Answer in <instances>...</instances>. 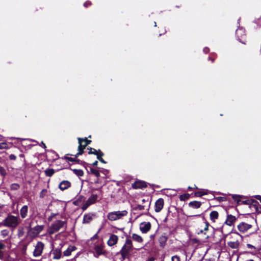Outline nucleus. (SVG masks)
<instances>
[{
    "mask_svg": "<svg viewBox=\"0 0 261 261\" xmlns=\"http://www.w3.org/2000/svg\"><path fill=\"white\" fill-rule=\"evenodd\" d=\"M20 223L19 218L12 215H9L1 223V225L16 228Z\"/></svg>",
    "mask_w": 261,
    "mask_h": 261,
    "instance_id": "nucleus-1",
    "label": "nucleus"
},
{
    "mask_svg": "<svg viewBox=\"0 0 261 261\" xmlns=\"http://www.w3.org/2000/svg\"><path fill=\"white\" fill-rule=\"evenodd\" d=\"M67 222L66 221L57 220L51 224L49 227L48 232L49 234H53L63 228L64 225H66ZM66 228V226H65Z\"/></svg>",
    "mask_w": 261,
    "mask_h": 261,
    "instance_id": "nucleus-2",
    "label": "nucleus"
},
{
    "mask_svg": "<svg viewBox=\"0 0 261 261\" xmlns=\"http://www.w3.org/2000/svg\"><path fill=\"white\" fill-rule=\"evenodd\" d=\"M105 245L103 244L95 245L94 247L95 251V257H98L100 255L107 256L108 252L104 249Z\"/></svg>",
    "mask_w": 261,
    "mask_h": 261,
    "instance_id": "nucleus-3",
    "label": "nucleus"
},
{
    "mask_svg": "<svg viewBox=\"0 0 261 261\" xmlns=\"http://www.w3.org/2000/svg\"><path fill=\"white\" fill-rule=\"evenodd\" d=\"M132 250V248L125 246H123L119 252V253L121 255V261H123L126 258H129L131 255V252Z\"/></svg>",
    "mask_w": 261,
    "mask_h": 261,
    "instance_id": "nucleus-4",
    "label": "nucleus"
},
{
    "mask_svg": "<svg viewBox=\"0 0 261 261\" xmlns=\"http://www.w3.org/2000/svg\"><path fill=\"white\" fill-rule=\"evenodd\" d=\"M44 247V244L43 242L40 241L38 242L35 246V249L33 251V256L35 257L40 256L42 254Z\"/></svg>",
    "mask_w": 261,
    "mask_h": 261,
    "instance_id": "nucleus-5",
    "label": "nucleus"
},
{
    "mask_svg": "<svg viewBox=\"0 0 261 261\" xmlns=\"http://www.w3.org/2000/svg\"><path fill=\"white\" fill-rule=\"evenodd\" d=\"M236 35L240 42L245 44L246 34L244 29L242 28L237 29L236 31Z\"/></svg>",
    "mask_w": 261,
    "mask_h": 261,
    "instance_id": "nucleus-6",
    "label": "nucleus"
},
{
    "mask_svg": "<svg viewBox=\"0 0 261 261\" xmlns=\"http://www.w3.org/2000/svg\"><path fill=\"white\" fill-rule=\"evenodd\" d=\"M147 187V183L144 181L140 180H137L132 184V187L134 189H142Z\"/></svg>",
    "mask_w": 261,
    "mask_h": 261,
    "instance_id": "nucleus-7",
    "label": "nucleus"
},
{
    "mask_svg": "<svg viewBox=\"0 0 261 261\" xmlns=\"http://www.w3.org/2000/svg\"><path fill=\"white\" fill-rule=\"evenodd\" d=\"M252 227V225L249 224L247 223L242 222L240 223L238 226V230L242 233H245L247 232L249 229L251 228Z\"/></svg>",
    "mask_w": 261,
    "mask_h": 261,
    "instance_id": "nucleus-8",
    "label": "nucleus"
},
{
    "mask_svg": "<svg viewBox=\"0 0 261 261\" xmlns=\"http://www.w3.org/2000/svg\"><path fill=\"white\" fill-rule=\"evenodd\" d=\"M31 224L30 223L29 226V228L31 229L32 231L31 232V234L33 237H35L38 236L43 229L44 228V225H37L33 228H31Z\"/></svg>",
    "mask_w": 261,
    "mask_h": 261,
    "instance_id": "nucleus-9",
    "label": "nucleus"
},
{
    "mask_svg": "<svg viewBox=\"0 0 261 261\" xmlns=\"http://www.w3.org/2000/svg\"><path fill=\"white\" fill-rule=\"evenodd\" d=\"M146 210L147 211V213L145 214L146 215H149V203L148 202H146V204L142 205V204H137L133 207V210L134 211H142Z\"/></svg>",
    "mask_w": 261,
    "mask_h": 261,
    "instance_id": "nucleus-10",
    "label": "nucleus"
},
{
    "mask_svg": "<svg viewBox=\"0 0 261 261\" xmlns=\"http://www.w3.org/2000/svg\"><path fill=\"white\" fill-rule=\"evenodd\" d=\"M226 213L227 217L224 222V224H226L229 226L233 225L237 220V218L235 216L232 215L231 214H229L227 211H226Z\"/></svg>",
    "mask_w": 261,
    "mask_h": 261,
    "instance_id": "nucleus-11",
    "label": "nucleus"
},
{
    "mask_svg": "<svg viewBox=\"0 0 261 261\" xmlns=\"http://www.w3.org/2000/svg\"><path fill=\"white\" fill-rule=\"evenodd\" d=\"M164 205V200L160 198L156 200L154 204V211L156 213H159L163 209Z\"/></svg>",
    "mask_w": 261,
    "mask_h": 261,
    "instance_id": "nucleus-12",
    "label": "nucleus"
},
{
    "mask_svg": "<svg viewBox=\"0 0 261 261\" xmlns=\"http://www.w3.org/2000/svg\"><path fill=\"white\" fill-rule=\"evenodd\" d=\"M96 214L95 213H87L85 214L83 217V223L88 224L90 223L93 219L94 218L96 217Z\"/></svg>",
    "mask_w": 261,
    "mask_h": 261,
    "instance_id": "nucleus-13",
    "label": "nucleus"
},
{
    "mask_svg": "<svg viewBox=\"0 0 261 261\" xmlns=\"http://www.w3.org/2000/svg\"><path fill=\"white\" fill-rule=\"evenodd\" d=\"M250 208H253L255 212L261 213V206L259 203L255 200L251 199Z\"/></svg>",
    "mask_w": 261,
    "mask_h": 261,
    "instance_id": "nucleus-14",
    "label": "nucleus"
},
{
    "mask_svg": "<svg viewBox=\"0 0 261 261\" xmlns=\"http://www.w3.org/2000/svg\"><path fill=\"white\" fill-rule=\"evenodd\" d=\"M151 223L150 222H143L141 223L140 229L142 233H147L151 229Z\"/></svg>",
    "mask_w": 261,
    "mask_h": 261,
    "instance_id": "nucleus-15",
    "label": "nucleus"
},
{
    "mask_svg": "<svg viewBox=\"0 0 261 261\" xmlns=\"http://www.w3.org/2000/svg\"><path fill=\"white\" fill-rule=\"evenodd\" d=\"M78 152L76 154V157H78L79 155L83 154L84 153V149L86 148L87 146H85L84 144H83L82 143L81 138H78Z\"/></svg>",
    "mask_w": 261,
    "mask_h": 261,
    "instance_id": "nucleus-16",
    "label": "nucleus"
},
{
    "mask_svg": "<svg viewBox=\"0 0 261 261\" xmlns=\"http://www.w3.org/2000/svg\"><path fill=\"white\" fill-rule=\"evenodd\" d=\"M71 186V182L68 180H63L59 185V188L61 191L67 190Z\"/></svg>",
    "mask_w": 261,
    "mask_h": 261,
    "instance_id": "nucleus-17",
    "label": "nucleus"
},
{
    "mask_svg": "<svg viewBox=\"0 0 261 261\" xmlns=\"http://www.w3.org/2000/svg\"><path fill=\"white\" fill-rule=\"evenodd\" d=\"M168 236L166 235L165 233L162 234L159 238V242L160 244V246L162 248H164L166 245L167 241L168 240Z\"/></svg>",
    "mask_w": 261,
    "mask_h": 261,
    "instance_id": "nucleus-18",
    "label": "nucleus"
},
{
    "mask_svg": "<svg viewBox=\"0 0 261 261\" xmlns=\"http://www.w3.org/2000/svg\"><path fill=\"white\" fill-rule=\"evenodd\" d=\"M118 237L115 234H111L107 242V244L110 246H113L118 242Z\"/></svg>",
    "mask_w": 261,
    "mask_h": 261,
    "instance_id": "nucleus-19",
    "label": "nucleus"
},
{
    "mask_svg": "<svg viewBox=\"0 0 261 261\" xmlns=\"http://www.w3.org/2000/svg\"><path fill=\"white\" fill-rule=\"evenodd\" d=\"M202 204V202L198 201H192L188 203V205L190 207L193 209H198L200 208Z\"/></svg>",
    "mask_w": 261,
    "mask_h": 261,
    "instance_id": "nucleus-20",
    "label": "nucleus"
},
{
    "mask_svg": "<svg viewBox=\"0 0 261 261\" xmlns=\"http://www.w3.org/2000/svg\"><path fill=\"white\" fill-rule=\"evenodd\" d=\"M202 220L203 221V224L204 225V228L203 229H200L199 230V231L197 232L198 234L202 233H204V234H205L206 232L205 231L208 230V227L210 226V223L208 222L206 220L204 217H203Z\"/></svg>",
    "mask_w": 261,
    "mask_h": 261,
    "instance_id": "nucleus-21",
    "label": "nucleus"
},
{
    "mask_svg": "<svg viewBox=\"0 0 261 261\" xmlns=\"http://www.w3.org/2000/svg\"><path fill=\"white\" fill-rule=\"evenodd\" d=\"M86 169L88 173L92 174L97 177H99L100 176V173L98 170L95 169L91 167H88V165L87 166V169Z\"/></svg>",
    "mask_w": 261,
    "mask_h": 261,
    "instance_id": "nucleus-22",
    "label": "nucleus"
},
{
    "mask_svg": "<svg viewBox=\"0 0 261 261\" xmlns=\"http://www.w3.org/2000/svg\"><path fill=\"white\" fill-rule=\"evenodd\" d=\"M228 246L232 249H238L240 246V242L238 239L235 241L227 242Z\"/></svg>",
    "mask_w": 261,
    "mask_h": 261,
    "instance_id": "nucleus-23",
    "label": "nucleus"
},
{
    "mask_svg": "<svg viewBox=\"0 0 261 261\" xmlns=\"http://www.w3.org/2000/svg\"><path fill=\"white\" fill-rule=\"evenodd\" d=\"M219 213L216 211H213L210 213V218L213 222H215L219 218Z\"/></svg>",
    "mask_w": 261,
    "mask_h": 261,
    "instance_id": "nucleus-24",
    "label": "nucleus"
},
{
    "mask_svg": "<svg viewBox=\"0 0 261 261\" xmlns=\"http://www.w3.org/2000/svg\"><path fill=\"white\" fill-rule=\"evenodd\" d=\"M85 200V197L83 195H79L77 199L73 202L76 206H80V204L83 203Z\"/></svg>",
    "mask_w": 261,
    "mask_h": 261,
    "instance_id": "nucleus-25",
    "label": "nucleus"
},
{
    "mask_svg": "<svg viewBox=\"0 0 261 261\" xmlns=\"http://www.w3.org/2000/svg\"><path fill=\"white\" fill-rule=\"evenodd\" d=\"M28 207L27 205H23L20 211V214L22 218H25L28 214Z\"/></svg>",
    "mask_w": 261,
    "mask_h": 261,
    "instance_id": "nucleus-26",
    "label": "nucleus"
},
{
    "mask_svg": "<svg viewBox=\"0 0 261 261\" xmlns=\"http://www.w3.org/2000/svg\"><path fill=\"white\" fill-rule=\"evenodd\" d=\"M53 254L54 255L53 258L56 259H59L61 258L62 253L61 250L60 249H56L53 250Z\"/></svg>",
    "mask_w": 261,
    "mask_h": 261,
    "instance_id": "nucleus-27",
    "label": "nucleus"
},
{
    "mask_svg": "<svg viewBox=\"0 0 261 261\" xmlns=\"http://www.w3.org/2000/svg\"><path fill=\"white\" fill-rule=\"evenodd\" d=\"M76 249V247L74 246H70L68 248L63 252V255L64 256H69L71 252Z\"/></svg>",
    "mask_w": 261,
    "mask_h": 261,
    "instance_id": "nucleus-28",
    "label": "nucleus"
},
{
    "mask_svg": "<svg viewBox=\"0 0 261 261\" xmlns=\"http://www.w3.org/2000/svg\"><path fill=\"white\" fill-rule=\"evenodd\" d=\"M117 216V219H121L122 217L125 216L127 215L128 212L126 210L122 211H116L115 212Z\"/></svg>",
    "mask_w": 261,
    "mask_h": 261,
    "instance_id": "nucleus-29",
    "label": "nucleus"
},
{
    "mask_svg": "<svg viewBox=\"0 0 261 261\" xmlns=\"http://www.w3.org/2000/svg\"><path fill=\"white\" fill-rule=\"evenodd\" d=\"M98 196L96 194H92L90 197H89L88 200V202H89L90 204H93L96 202L97 201Z\"/></svg>",
    "mask_w": 261,
    "mask_h": 261,
    "instance_id": "nucleus-30",
    "label": "nucleus"
},
{
    "mask_svg": "<svg viewBox=\"0 0 261 261\" xmlns=\"http://www.w3.org/2000/svg\"><path fill=\"white\" fill-rule=\"evenodd\" d=\"M132 238L134 241L138 243H142L143 241L142 238L136 233H133Z\"/></svg>",
    "mask_w": 261,
    "mask_h": 261,
    "instance_id": "nucleus-31",
    "label": "nucleus"
},
{
    "mask_svg": "<svg viewBox=\"0 0 261 261\" xmlns=\"http://www.w3.org/2000/svg\"><path fill=\"white\" fill-rule=\"evenodd\" d=\"M108 219L111 221L117 220V216L115 212L109 213L107 215Z\"/></svg>",
    "mask_w": 261,
    "mask_h": 261,
    "instance_id": "nucleus-32",
    "label": "nucleus"
},
{
    "mask_svg": "<svg viewBox=\"0 0 261 261\" xmlns=\"http://www.w3.org/2000/svg\"><path fill=\"white\" fill-rule=\"evenodd\" d=\"M45 174L47 177H51L55 173V170L53 168H47L44 171Z\"/></svg>",
    "mask_w": 261,
    "mask_h": 261,
    "instance_id": "nucleus-33",
    "label": "nucleus"
},
{
    "mask_svg": "<svg viewBox=\"0 0 261 261\" xmlns=\"http://www.w3.org/2000/svg\"><path fill=\"white\" fill-rule=\"evenodd\" d=\"M232 198L234 201H236L238 205L241 204V198H242V196L238 195H232Z\"/></svg>",
    "mask_w": 261,
    "mask_h": 261,
    "instance_id": "nucleus-34",
    "label": "nucleus"
},
{
    "mask_svg": "<svg viewBox=\"0 0 261 261\" xmlns=\"http://www.w3.org/2000/svg\"><path fill=\"white\" fill-rule=\"evenodd\" d=\"M246 246L248 248L252 250V251L249 252L252 254H255L257 251H259V250L256 249L255 246L250 244H247Z\"/></svg>",
    "mask_w": 261,
    "mask_h": 261,
    "instance_id": "nucleus-35",
    "label": "nucleus"
},
{
    "mask_svg": "<svg viewBox=\"0 0 261 261\" xmlns=\"http://www.w3.org/2000/svg\"><path fill=\"white\" fill-rule=\"evenodd\" d=\"M207 192L204 191H197L194 193H192L191 195L194 196V197H201L202 196L206 195Z\"/></svg>",
    "mask_w": 261,
    "mask_h": 261,
    "instance_id": "nucleus-36",
    "label": "nucleus"
},
{
    "mask_svg": "<svg viewBox=\"0 0 261 261\" xmlns=\"http://www.w3.org/2000/svg\"><path fill=\"white\" fill-rule=\"evenodd\" d=\"M191 194H190L189 193H185L182 195H180L179 197V200L180 201H186V200H188L189 199L190 196H191Z\"/></svg>",
    "mask_w": 261,
    "mask_h": 261,
    "instance_id": "nucleus-37",
    "label": "nucleus"
},
{
    "mask_svg": "<svg viewBox=\"0 0 261 261\" xmlns=\"http://www.w3.org/2000/svg\"><path fill=\"white\" fill-rule=\"evenodd\" d=\"M230 233H231V238L233 239V241H235L236 239H238V237H239L242 238V236L238 232L231 231ZM228 234H229V233Z\"/></svg>",
    "mask_w": 261,
    "mask_h": 261,
    "instance_id": "nucleus-38",
    "label": "nucleus"
},
{
    "mask_svg": "<svg viewBox=\"0 0 261 261\" xmlns=\"http://www.w3.org/2000/svg\"><path fill=\"white\" fill-rule=\"evenodd\" d=\"M67 155H72V154H66V155L62 158V159H64L71 162H75L76 158H77V157H76V154L74 155V158L68 157Z\"/></svg>",
    "mask_w": 261,
    "mask_h": 261,
    "instance_id": "nucleus-39",
    "label": "nucleus"
},
{
    "mask_svg": "<svg viewBox=\"0 0 261 261\" xmlns=\"http://www.w3.org/2000/svg\"><path fill=\"white\" fill-rule=\"evenodd\" d=\"M5 248L6 245L4 243L0 242V259H2L3 258L4 255L3 250L5 249Z\"/></svg>",
    "mask_w": 261,
    "mask_h": 261,
    "instance_id": "nucleus-40",
    "label": "nucleus"
},
{
    "mask_svg": "<svg viewBox=\"0 0 261 261\" xmlns=\"http://www.w3.org/2000/svg\"><path fill=\"white\" fill-rule=\"evenodd\" d=\"M87 149L89 150V151H88L89 154L96 155L97 154V153H98V149L96 150L95 149L92 148L91 147H87Z\"/></svg>",
    "mask_w": 261,
    "mask_h": 261,
    "instance_id": "nucleus-41",
    "label": "nucleus"
},
{
    "mask_svg": "<svg viewBox=\"0 0 261 261\" xmlns=\"http://www.w3.org/2000/svg\"><path fill=\"white\" fill-rule=\"evenodd\" d=\"M73 173L78 176H83L84 175V172L81 169H73Z\"/></svg>",
    "mask_w": 261,
    "mask_h": 261,
    "instance_id": "nucleus-42",
    "label": "nucleus"
},
{
    "mask_svg": "<svg viewBox=\"0 0 261 261\" xmlns=\"http://www.w3.org/2000/svg\"><path fill=\"white\" fill-rule=\"evenodd\" d=\"M123 246H125L126 247H129V248L133 249V243H132V240L130 239L127 238L125 240V243Z\"/></svg>",
    "mask_w": 261,
    "mask_h": 261,
    "instance_id": "nucleus-43",
    "label": "nucleus"
},
{
    "mask_svg": "<svg viewBox=\"0 0 261 261\" xmlns=\"http://www.w3.org/2000/svg\"><path fill=\"white\" fill-rule=\"evenodd\" d=\"M75 163H78V164H80L82 165V166H83L85 168V169H87V166L88 165V163L85 162L84 161H81V160H80L79 159H77V158H76Z\"/></svg>",
    "mask_w": 261,
    "mask_h": 261,
    "instance_id": "nucleus-44",
    "label": "nucleus"
},
{
    "mask_svg": "<svg viewBox=\"0 0 261 261\" xmlns=\"http://www.w3.org/2000/svg\"><path fill=\"white\" fill-rule=\"evenodd\" d=\"M81 140H82V143L83 142L85 143V144H84V146H87L88 145L91 144V143L92 142L91 140H88L87 139V138H86V137L85 138H81Z\"/></svg>",
    "mask_w": 261,
    "mask_h": 261,
    "instance_id": "nucleus-45",
    "label": "nucleus"
},
{
    "mask_svg": "<svg viewBox=\"0 0 261 261\" xmlns=\"http://www.w3.org/2000/svg\"><path fill=\"white\" fill-rule=\"evenodd\" d=\"M20 188V186L18 184L13 183L10 186V189L11 190H17Z\"/></svg>",
    "mask_w": 261,
    "mask_h": 261,
    "instance_id": "nucleus-46",
    "label": "nucleus"
},
{
    "mask_svg": "<svg viewBox=\"0 0 261 261\" xmlns=\"http://www.w3.org/2000/svg\"><path fill=\"white\" fill-rule=\"evenodd\" d=\"M214 199L220 202L226 201L227 200L226 198L225 197H214Z\"/></svg>",
    "mask_w": 261,
    "mask_h": 261,
    "instance_id": "nucleus-47",
    "label": "nucleus"
},
{
    "mask_svg": "<svg viewBox=\"0 0 261 261\" xmlns=\"http://www.w3.org/2000/svg\"><path fill=\"white\" fill-rule=\"evenodd\" d=\"M96 155L97 160L99 161L101 159H102V157L104 155V153L100 149H98V153Z\"/></svg>",
    "mask_w": 261,
    "mask_h": 261,
    "instance_id": "nucleus-48",
    "label": "nucleus"
},
{
    "mask_svg": "<svg viewBox=\"0 0 261 261\" xmlns=\"http://www.w3.org/2000/svg\"><path fill=\"white\" fill-rule=\"evenodd\" d=\"M9 147L6 142L0 143V149H8Z\"/></svg>",
    "mask_w": 261,
    "mask_h": 261,
    "instance_id": "nucleus-49",
    "label": "nucleus"
},
{
    "mask_svg": "<svg viewBox=\"0 0 261 261\" xmlns=\"http://www.w3.org/2000/svg\"><path fill=\"white\" fill-rule=\"evenodd\" d=\"M91 204H90L88 202V201H86V202L83 205L82 207V209L83 211H85L87 208Z\"/></svg>",
    "mask_w": 261,
    "mask_h": 261,
    "instance_id": "nucleus-50",
    "label": "nucleus"
},
{
    "mask_svg": "<svg viewBox=\"0 0 261 261\" xmlns=\"http://www.w3.org/2000/svg\"><path fill=\"white\" fill-rule=\"evenodd\" d=\"M0 174L3 176H5L7 174L5 168L1 166H0Z\"/></svg>",
    "mask_w": 261,
    "mask_h": 261,
    "instance_id": "nucleus-51",
    "label": "nucleus"
},
{
    "mask_svg": "<svg viewBox=\"0 0 261 261\" xmlns=\"http://www.w3.org/2000/svg\"><path fill=\"white\" fill-rule=\"evenodd\" d=\"M47 193L46 189H43L40 193L39 196L40 198H43Z\"/></svg>",
    "mask_w": 261,
    "mask_h": 261,
    "instance_id": "nucleus-52",
    "label": "nucleus"
},
{
    "mask_svg": "<svg viewBox=\"0 0 261 261\" xmlns=\"http://www.w3.org/2000/svg\"><path fill=\"white\" fill-rule=\"evenodd\" d=\"M251 201V199H248V200L242 201L241 204H243L248 205L250 207Z\"/></svg>",
    "mask_w": 261,
    "mask_h": 261,
    "instance_id": "nucleus-53",
    "label": "nucleus"
},
{
    "mask_svg": "<svg viewBox=\"0 0 261 261\" xmlns=\"http://www.w3.org/2000/svg\"><path fill=\"white\" fill-rule=\"evenodd\" d=\"M172 261H180V257L177 255H174L171 258Z\"/></svg>",
    "mask_w": 261,
    "mask_h": 261,
    "instance_id": "nucleus-54",
    "label": "nucleus"
},
{
    "mask_svg": "<svg viewBox=\"0 0 261 261\" xmlns=\"http://www.w3.org/2000/svg\"><path fill=\"white\" fill-rule=\"evenodd\" d=\"M101 229H99V230H98V231L97 232V233H96L91 238V240L92 241H93L95 239H98V233L100 232Z\"/></svg>",
    "mask_w": 261,
    "mask_h": 261,
    "instance_id": "nucleus-55",
    "label": "nucleus"
},
{
    "mask_svg": "<svg viewBox=\"0 0 261 261\" xmlns=\"http://www.w3.org/2000/svg\"><path fill=\"white\" fill-rule=\"evenodd\" d=\"M91 5H92V3L90 1H86L84 4V7L85 8H88V7H89V6H90Z\"/></svg>",
    "mask_w": 261,
    "mask_h": 261,
    "instance_id": "nucleus-56",
    "label": "nucleus"
},
{
    "mask_svg": "<svg viewBox=\"0 0 261 261\" xmlns=\"http://www.w3.org/2000/svg\"><path fill=\"white\" fill-rule=\"evenodd\" d=\"M1 234L3 237H6L8 234V231L6 229H4L1 231Z\"/></svg>",
    "mask_w": 261,
    "mask_h": 261,
    "instance_id": "nucleus-57",
    "label": "nucleus"
},
{
    "mask_svg": "<svg viewBox=\"0 0 261 261\" xmlns=\"http://www.w3.org/2000/svg\"><path fill=\"white\" fill-rule=\"evenodd\" d=\"M147 202H148L149 203V206H150V204H151V200H149V198H147V199H143L142 200V202L143 203H144V204H146Z\"/></svg>",
    "mask_w": 261,
    "mask_h": 261,
    "instance_id": "nucleus-58",
    "label": "nucleus"
},
{
    "mask_svg": "<svg viewBox=\"0 0 261 261\" xmlns=\"http://www.w3.org/2000/svg\"><path fill=\"white\" fill-rule=\"evenodd\" d=\"M57 215V214L51 213L50 216L48 217V220L49 221H52L53 219Z\"/></svg>",
    "mask_w": 261,
    "mask_h": 261,
    "instance_id": "nucleus-59",
    "label": "nucleus"
},
{
    "mask_svg": "<svg viewBox=\"0 0 261 261\" xmlns=\"http://www.w3.org/2000/svg\"><path fill=\"white\" fill-rule=\"evenodd\" d=\"M9 159L10 160H16V156L15 155L13 154H11L9 155Z\"/></svg>",
    "mask_w": 261,
    "mask_h": 261,
    "instance_id": "nucleus-60",
    "label": "nucleus"
},
{
    "mask_svg": "<svg viewBox=\"0 0 261 261\" xmlns=\"http://www.w3.org/2000/svg\"><path fill=\"white\" fill-rule=\"evenodd\" d=\"M193 189H198V187L196 185H195L194 187H193V188L192 187H190V186H189L188 187V191H191V190H192Z\"/></svg>",
    "mask_w": 261,
    "mask_h": 261,
    "instance_id": "nucleus-61",
    "label": "nucleus"
},
{
    "mask_svg": "<svg viewBox=\"0 0 261 261\" xmlns=\"http://www.w3.org/2000/svg\"><path fill=\"white\" fill-rule=\"evenodd\" d=\"M88 165H92L93 166H95V167H96L98 165V161H95L94 162H93V163H90V164H88Z\"/></svg>",
    "mask_w": 261,
    "mask_h": 261,
    "instance_id": "nucleus-62",
    "label": "nucleus"
},
{
    "mask_svg": "<svg viewBox=\"0 0 261 261\" xmlns=\"http://www.w3.org/2000/svg\"><path fill=\"white\" fill-rule=\"evenodd\" d=\"M254 197H255L256 199H257V200H259L260 202L261 203V196H260V195H255V196H254Z\"/></svg>",
    "mask_w": 261,
    "mask_h": 261,
    "instance_id": "nucleus-63",
    "label": "nucleus"
},
{
    "mask_svg": "<svg viewBox=\"0 0 261 261\" xmlns=\"http://www.w3.org/2000/svg\"><path fill=\"white\" fill-rule=\"evenodd\" d=\"M100 182V179L99 178V177H97V179L94 181V184H99Z\"/></svg>",
    "mask_w": 261,
    "mask_h": 261,
    "instance_id": "nucleus-64",
    "label": "nucleus"
}]
</instances>
